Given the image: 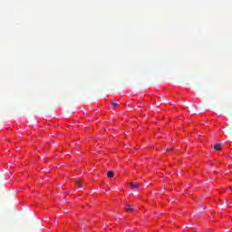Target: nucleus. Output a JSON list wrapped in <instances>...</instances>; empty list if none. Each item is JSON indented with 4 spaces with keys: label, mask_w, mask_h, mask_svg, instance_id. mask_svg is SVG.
Listing matches in <instances>:
<instances>
[{
    "label": "nucleus",
    "mask_w": 232,
    "mask_h": 232,
    "mask_svg": "<svg viewBox=\"0 0 232 232\" xmlns=\"http://www.w3.org/2000/svg\"><path fill=\"white\" fill-rule=\"evenodd\" d=\"M214 150H215L216 151H220V150H222V144L217 143V144L214 146Z\"/></svg>",
    "instance_id": "f257e3e1"
},
{
    "label": "nucleus",
    "mask_w": 232,
    "mask_h": 232,
    "mask_svg": "<svg viewBox=\"0 0 232 232\" xmlns=\"http://www.w3.org/2000/svg\"><path fill=\"white\" fill-rule=\"evenodd\" d=\"M115 173L113 172V170H109L107 172V177L108 179H112V177H114Z\"/></svg>",
    "instance_id": "f03ea898"
},
{
    "label": "nucleus",
    "mask_w": 232,
    "mask_h": 232,
    "mask_svg": "<svg viewBox=\"0 0 232 232\" xmlns=\"http://www.w3.org/2000/svg\"><path fill=\"white\" fill-rule=\"evenodd\" d=\"M130 186H131L132 189H138V188L140 187V185L135 182H131Z\"/></svg>",
    "instance_id": "7ed1b4c3"
},
{
    "label": "nucleus",
    "mask_w": 232,
    "mask_h": 232,
    "mask_svg": "<svg viewBox=\"0 0 232 232\" xmlns=\"http://www.w3.org/2000/svg\"><path fill=\"white\" fill-rule=\"evenodd\" d=\"M126 213H129V211H135V208L133 207L129 206L128 208H125Z\"/></svg>",
    "instance_id": "20e7f679"
},
{
    "label": "nucleus",
    "mask_w": 232,
    "mask_h": 232,
    "mask_svg": "<svg viewBox=\"0 0 232 232\" xmlns=\"http://www.w3.org/2000/svg\"><path fill=\"white\" fill-rule=\"evenodd\" d=\"M75 184H76L77 188H82V181L77 180V181L75 182Z\"/></svg>",
    "instance_id": "39448f33"
},
{
    "label": "nucleus",
    "mask_w": 232,
    "mask_h": 232,
    "mask_svg": "<svg viewBox=\"0 0 232 232\" xmlns=\"http://www.w3.org/2000/svg\"><path fill=\"white\" fill-rule=\"evenodd\" d=\"M111 106H112L113 108H117V106H119V103H117V102H112V103H111Z\"/></svg>",
    "instance_id": "423d86ee"
},
{
    "label": "nucleus",
    "mask_w": 232,
    "mask_h": 232,
    "mask_svg": "<svg viewBox=\"0 0 232 232\" xmlns=\"http://www.w3.org/2000/svg\"><path fill=\"white\" fill-rule=\"evenodd\" d=\"M166 151H169V149H165Z\"/></svg>",
    "instance_id": "0eeeda50"
},
{
    "label": "nucleus",
    "mask_w": 232,
    "mask_h": 232,
    "mask_svg": "<svg viewBox=\"0 0 232 232\" xmlns=\"http://www.w3.org/2000/svg\"><path fill=\"white\" fill-rule=\"evenodd\" d=\"M171 202H175V199H170Z\"/></svg>",
    "instance_id": "6e6552de"
},
{
    "label": "nucleus",
    "mask_w": 232,
    "mask_h": 232,
    "mask_svg": "<svg viewBox=\"0 0 232 232\" xmlns=\"http://www.w3.org/2000/svg\"><path fill=\"white\" fill-rule=\"evenodd\" d=\"M230 189L232 190V187H230Z\"/></svg>",
    "instance_id": "1a4fd4ad"
}]
</instances>
